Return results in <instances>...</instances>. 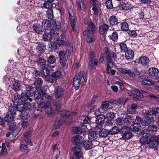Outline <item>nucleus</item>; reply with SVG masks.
Wrapping results in <instances>:
<instances>
[{"mask_svg":"<svg viewBox=\"0 0 159 159\" xmlns=\"http://www.w3.org/2000/svg\"><path fill=\"white\" fill-rule=\"evenodd\" d=\"M76 114L75 112L66 111L63 115L61 116L60 119H58L55 121L53 125L54 128L58 129L61 125L64 123L67 125L70 124L72 121L73 116Z\"/></svg>","mask_w":159,"mask_h":159,"instance_id":"nucleus-1","label":"nucleus"},{"mask_svg":"<svg viewBox=\"0 0 159 159\" xmlns=\"http://www.w3.org/2000/svg\"><path fill=\"white\" fill-rule=\"evenodd\" d=\"M53 106L54 108L51 106L50 104L48 102H40V107H45V111L48 115H53L56 112H58L61 108V104L60 101H56Z\"/></svg>","mask_w":159,"mask_h":159,"instance_id":"nucleus-2","label":"nucleus"},{"mask_svg":"<svg viewBox=\"0 0 159 159\" xmlns=\"http://www.w3.org/2000/svg\"><path fill=\"white\" fill-rule=\"evenodd\" d=\"M66 48L67 50L66 52L61 51L58 53L60 63L61 65L63 66L66 65L68 59V56L73 51V47L71 45L67 46Z\"/></svg>","mask_w":159,"mask_h":159,"instance_id":"nucleus-3","label":"nucleus"},{"mask_svg":"<svg viewBox=\"0 0 159 159\" xmlns=\"http://www.w3.org/2000/svg\"><path fill=\"white\" fill-rule=\"evenodd\" d=\"M84 80V82H87V74L85 72H80L75 76L74 78L73 84L76 89H78L80 86L82 78Z\"/></svg>","mask_w":159,"mask_h":159,"instance_id":"nucleus-4","label":"nucleus"},{"mask_svg":"<svg viewBox=\"0 0 159 159\" xmlns=\"http://www.w3.org/2000/svg\"><path fill=\"white\" fill-rule=\"evenodd\" d=\"M36 80L34 81V85L35 86L36 89L34 93V97H35V100L37 103L39 107L40 102L39 99H40V78L39 77L36 75Z\"/></svg>","mask_w":159,"mask_h":159,"instance_id":"nucleus-5","label":"nucleus"},{"mask_svg":"<svg viewBox=\"0 0 159 159\" xmlns=\"http://www.w3.org/2000/svg\"><path fill=\"white\" fill-rule=\"evenodd\" d=\"M140 134L142 137L140 139V141L142 143H148L149 142L150 131L147 129H144L141 132Z\"/></svg>","mask_w":159,"mask_h":159,"instance_id":"nucleus-6","label":"nucleus"},{"mask_svg":"<svg viewBox=\"0 0 159 159\" xmlns=\"http://www.w3.org/2000/svg\"><path fill=\"white\" fill-rule=\"evenodd\" d=\"M17 105V111H21L20 114V116L21 119L23 120L26 119L28 117L27 113L25 112L24 104L20 102L16 104Z\"/></svg>","mask_w":159,"mask_h":159,"instance_id":"nucleus-7","label":"nucleus"},{"mask_svg":"<svg viewBox=\"0 0 159 159\" xmlns=\"http://www.w3.org/2000/svg\"><path fill=\"white\" fill-rule=\"evenodd\" d=\"M73 152L74 158L75 159H83V153L81 147L76 146L72 148V150Z\"/></svg>","mask_w":159,"mask_h":159,"instance_id":"nucleus-8","label":"nucleus"},{"mask_svg":"<svg viewBox=\"0 0 159 159\" xmlns=\"http://www.w3.org/2000/svg\"><path fill=\"white\" fill-rule=\"evenodd\" d=\"M34 129L33 128H30L24 134V139L25 141L29 143L30 145H33V143L29 138V135L33 132Z\"/></svg>","mask_w":159,"mask_h":159,"instance_id":"nucleus-9","label":"nucleus"},{"mask_svg":"<svg viewBox=\"0 0 159 159\" xmlns=\"http://www.w3.org/2000/svg\"><path fill=\"white\" fill-rule=\"evenodd\" d=\"M10 81H12L11 83L9 85L15 91H17L20 90V84L19 82L16 80L14 78L12 79Z\"/></svg>","mask_w":159,"mask_h":159,"instance_id":"nucleus-10","label":"nucleus"},{"mask_svg":"<svg viewBox=\"0 0 159 159\" xmlns=\"http://www.w3.org/2000/svg\"><path fill=\"white\" fill-rule=\"evenodd\" d=\"M95 32L94 25L91 23L88 26L87 30L83 32L84 35L86 36L88 35H93Z\"/></svg>","mask_w":159,"mask_h":159,"instance_id":"nucleus-11","label":"nucleus"},{"mask_svg":"<svg viewBox=\"0 0 159 159\" xmlns=\"http://www.w3.org/2000/svg\"><path fill=\"white\" fill-rule=\"evenodd\" d=\"M64 90L60 86H58L55 89L54 95L57 98L62 97L64 93Z\"/></svg>","mask_w":159,"mask_h":159,"instance_id":"nucleus-12","label":"nucleus"},{"mask_svg":"<svg viewBox=\"0 0 159 159\" xmlns=\"http://www.w3.org/2000/svg\"><path fill=\"white\" fill-rule=\"evenodd\" d=\"M119 71L123 73L128 74L131 77H134L135 75V74L134 72L131 71L130 70L127 68H120L119 69Z\"/></svg>","mask_w":159,"mask_h":159,"instance_id":"nucleus-13","label":"nucleus"},{"mask_svg":"<svg viewBox=\"0 0 159 159\" xmlns=\"http://www.w3.org/2000/svg\"><path fill=\"white\" fill-rule=\"evenodd\" d=\"M141 125L139 123H134L130 126L129 129L132 132H137L139 131Z\"/></svg>","mask_w":159,"mask_h":159,"instance_id":"nucleus-14","label":"nucleus"},{"mask_svg":"<svg viewBox=\"0 0 159 159\" xmlns=\"http://www.w3.org/2000/svg\"><path fill=\"white\" fill-rule=\"evenodd\" d=\"M134 53L132 50H127L125 52V57L127 60L131 61L134 57Z\"/></svg>","mask_w":159,"mask_h":159,"instance_id":"nucleus-15","label":"nucleus"},{"mask_svg":"<svg viewBox=\"0 0 159 159\" xmlns=\"http://www.w3.org/2000/svg\"><path fill=\"white\" fill-rule=\"evenodd\" d=\"M149 61V58L145 56H142L139 59V63L143 66H147Z\"/></svg>","mask_w":159,"mask_h":159,"instance_id":"nucleus-16","label":"nucleus"},{"mask_svg":"<svg viewBox=\"0 0 159 159\" xmlns=\"http://www.w3.org/2000/svg\"><path fill=\"white\" fill-rule=\"evenodd\" d=\"M109 28V26L106 24H104L99 27L100 34L102 35L106 34Z\"/></svg>","mask_w":159,"mask_h":159,"instance_id":"nucleus-17","label":"nucleus"},{"mask_svg":"<svg viewBox=\"0 0 159 159\" xmlns=\"http://www.w3.org/2000/svg\"><path fill=\"white\" fill-rule=\"evenodd\" d=\"M137 106L135 103H133L131 105L130 107L127 108V112L129 113H136Z\"/></svg>","mask_w":159,"mask_h":159,"instance_id":"nucleus-18","label":"nucleus"},{"mask_svg":"<svg viewBox=\"0 0 159 159\" xmlns=\"http://www.w3.org/2000/svg\"><path fill=\"white\" fill-rule=\"evenodd\" d=\"M109 21L110 25L111 26L117 25L119 23L118 19L114 16L110 17Z\"/></svg>","mask_w":159,"mask_h":159,"instance_id":"nucleus-19","label":"nucleus"},{"mask_svg":"<svg viewBox=\"0 0 159 159\" xmlns=\"http://www.w3.org/2000/svg\"><path fill=\"white\" fill-rule=\"evenodd\" d=\"M44 98L47 99H51L52 97L49 95L48 93L46 92L45 90L43 91L42 89H40V99L43 100Z\"/></svg>","mask_w":159,"mask_h":159,"instance_id":"nucleus-20","label":"nucleus"},{"mask_svg":"<svg viewBox=\"0 0 159 159\" xmlns=\"http://www.w3.org/2000/svg\"><path fill=\"white\" fill-rule=\"evenodd\" d=\"M20 101L23 102H25L29 100L31 102L32 101V99L30 98V97L26 95L25 93H22L20 95Z\"/></svg>","mask_w":159,"mask_h":159,"instance_id":"nucleus-21","label":"nucleus"},{"mask_svg":"<svg viewBox=\"0 0 159 159\" xmlns=\"http://www.w3.org/2000/svg\"><path fill=\"white\" fill-rule=\"evenodd\" d=\"M51 23L48 20H44L42 22V27L45 30H48L51 27Z\"/></svg>","mask_w":159,"mask_h":159,"instance_id":"nucleus-22","label":"nucleus"},{"mask_svg":"<svg viewBox=\"0 0 159 159\" xmlns=\"http://www.w3.org/2000/svg\"><path fill=\"white\" fill-rule=\"evenodd\" d=\"M83 147L86 150L90 149L93 147L92 142L91 141L87 140L83 142Z\"/></svg>","mask_w":159,"mask_h":159,"instance_id":"nucleus-23","label":"nucleus"},{"mask_svg":"<svg viewBox=\"0 0 159 159\" xmlns=\"http://www.w3.org/2000/svg\"><path fill=\"white\" fill-rule=\"evenodd\" d=\"M148 72L150 75L155 76L158 75L159 70L158 69L156 68H150L149 69Z\"/></svg>","mask_w":159,"mask_h":159,"instance_id":"nucleus-24","label":"nucleus"},{"mask_svg":"<svg viewBox=\"0 0 159 159\" xmlns=\"http://www.w3.org/2000/svg\"><path fill=\"white\" fill-rule=\"evenodd\" d=\"M84 130H82L80 127H75L72 128V133L76 134H80V133L85 132L86 129V128H83Z\"/></svg>","mask_w":159,"mask_h":159,"instance_id":"nucleus-25","label":"nucleus"},{"mask_svg":"<svg viewBox=\"0 0 159 159\" xmlns=\"http://www.w3.org/2000/svg\"><path fill=\"white\" fill-rule=\"evenodd\" d=\"M125 123L127 124H130V123L134 121V116L130 115H127L124 118Z\"/></svg>","mask_w":159,"mask_h":159,"instance_id":"nucleus-26","label":"nucleus"},{"mask_svg":"<svg viewBox=\"0 0 159 159\" xmlns=\"http://www.w3.org/2000/svg\"><path fill=\"white\" fill-rule=\"evenodd\" d=\"M17 111V105L15 104H11L9 107V111L11 114L13 115H15Z\"/></svg>","mask_w":159,"mask_h":159,"instance_id":"nucleus-27","label":"nucleus"},{"mask_svg":"<svg viewBox=\"0 0 159 159\" xmlns=\"http://www.w3.org/2000/svg\"><path fill=\"white\" fill-rule=\"evenodd\" d=\"M159 108L158 107H155L152 108H150L148 110L147 112L148 115H153L157 114Z\"/></svg>","mask_w":159,"mask_h":159,"instance_id":"nucleus-28","label":"nucleus"},{"mask_svg":"<svg viewBox=\"0 0 159 159\" xmlns=\"http://www.w3.org/2000/svg\"><path fill=\"white\" fill-rule=\"evenodd\" d=\"M105 117L103 115H100L98 116L96 120V122L97 124L103 123L105 120Z\"/></svg>","mask_w":159,"mask_h":159,"instance_id":"nucleus-29","label":"nucleus"},{"mask_svg":"<svg viewBox=\"0 0 159 159\" xmlns=\"http://www.w3.org/2000/svg\"><path fill=\"white\" fill-rule=\"evenodd\" d=\"M20 95H19L18 93H15L13 95L12 99L14 104H17L20 102Z\"/></svg>","mask_w":159,"mask_h":159,"instance_id":"nucleus-30","label":"nucleus"},{"mask_svg":"<svg viewBox=\"0 0 159 159\" xmlns=\"http://www.w3.org/2000/svg\"><path fill=\"white\" fill-rule=\"evenodd\" d=\"M34 92V89L31 86H29L27 88L25 93L29 97L32 96Z\"/></svg>","mask_w":159,"mask_h":159,"instance_id":"nucleus-31","label":"nucleus"},{"mask_svg":"<svg viewBox=\"0 0 159 159\" xmlns=\"http://www.w3.org/2000/svg\"><path fill=\"white\" fill-rule=\"evenodd\" d=\"M78 9L79 10H83L84 6V0H78L76 2Z\"/></svg>","mask_w":159,"mask_h":159,"instance_id":"nucleus-32","label":"nucleus"},{"mask_svg":"<svg viewBox=\"0 0 159 159\" xmlns=\"http://www.w3.org/2000/svg\"><path fill=\"white\" fill-rule=\"evenodd\" d=\"M40 70V74L43 76H47L50 74L49 70L45 67L41 68Z\"/></svg>","mask_w":159,"mask_h":159,"instance_id":"nucleus-33","label":"nucleus"},{"mask_svg":"<svg viewBox=\"0 0 159 159\" xmlns=\"http://www.w3.org/2000/svg\"><path fill=\"white\" fill-rule=\"evenodd\" d=\"M109 134V131L105 129H102L99 132V135L102 137H106Z\"/></svg>","mask_w":159,"mask_h":159,"instance_id":"nucleus-34","label":"nucleus"},{"mask_svg":"<svg viewBox=\"0 0 159 159\" xmlns=\"http://www.w3.org/2000/svg\"><path fill=\"white\" fill-rule=\"evenodd\" d=\"M126 101H125L124 99L123 98H119L116 100L113 101L112 102H110L111 103H113L116 105H119L120 104L125 105Z\"/></svg>","mask_w":159,"mask_h":159,"instance_id":"nucleus-35","label":"nucleus"},{"mask_svg":"<svg viewBox=\"0 0 159 159\" xmlns=\"http://www.w3.org/2000/svg\"><path fill=\"white\" fill-rule=\"evenodd\" d=\"M14 115L10 114L7 115L5 118V121L9 122H12L14 120Z\"/></svg>","mask_w":159,"mask_h":159,"instance_id":"nucleus-36","label":"nucleus"},{"mask_svg":"<svg viewBox=\"0 0 159 159\" xmlns=\"http://www.w3.org/2000/svg\"><path fill=\"white\" fill-rule=\"evenodd\" d=\"M1 150V152L0 153V155L2 156H6L7 154V148L5 145V144L2 143V146Z\"/></svg>","mask_w":159,"mask_h":159,"instance_id":"nucleus-37","label":"nucleus"},{"mask_svg":"<svg viewBox=\"0 0 159 159\" xmlns=\"http://www.w3.org/2000/svg\"><path fill=\"white\" fill-rule=\"evenodd\" d=\"M152 121V120L149 117H146L145 120H143V123H142V125L143 126L148 125L151 123Z\"/></svg>","mask_w":159,"mask_h":159,"instance_id":"nucleus-38","label":"nucleus"},{"mask_svg":"<svg viewBox=\"0 0 159 159\" xmlns=\"http://www.w3.org/2000/svg\"><path fill=\"white\" fill-rule=\"evenodd\" d=\"M140 30H130L129 31L128 34L129 35L133 38L135 37L137 35L139 34Z\"/></svg>","mask_w":159,"mask_h":159,"instance_id":"nucleus-39","label":"nucleus"},{"mask_svg":"<svg viewBox=\"0 0 159 159\" xmlns=\"http://www.w3.org/2000/svg\"><path fill=\"white\" fill-rule=\"evenodd\" d=\"M109 102L108 101L103 102L100 106V108L103 110H105L109 106Z\"/></svg>","mask_w":159,"mask_h":159,"instance_id":"nucleus-40","label":"nucleus"},{"mask_svg":"<svg viewBox=\"0 0 159 159\" xmlns=\"http://www.w3.org/2000/svg\"><path fill=\"white\" fill-rule=\"evenodd\" d=\"M121 29L122 30L126 31L129 30V26L128 23L126 22H123L121 23Z\"/></svg>","mask_w":159,"mask_h":159,"instance_id":"nucleus-41","label":"nucleus"},{"mask_svg":"<svg viewBox=\"0 0 159 159\" xmlns=\"http://www.w3.org/2000/svg\"><path fill=\"white\" fill-rule=\"evenodd\" d=\"M120 47L121 51L122 52H125L128 50L126 45L124 42H121L120 43Z\"/></svg>","mask_w":159,"mask_h":159,"instance_id":"nucleus-42","label":"nucleus"},{"mask_svg":"<svg viewBox=\"0 0 159 159\" xmlns=\"http://www.w3.org/2000/svg\"><path fill=\"white\" fill-rule=\"evenodd\" d=\"M79 138L80 136L77 135L72 138V141L75 145H77L80 143V140Z\"/></svg>","mask_w":159,"mask_h":159,"instance_id":"nucleus-43","label":"nucleus"},{"mask_svg":"<svg viewBox=\"0 0 159 159\" xmlns=\"http://www.w3.org/2000/svg\"><path fill=\"white\" fill-rule=\"evenodd\" d=\"M20 150L22 152L28 153L29 152V149L27 146L25 144H22L21 145Z\"/></svg>","mask_w":159,"mask_h":159,"instance_id":"nucleus-44","label":"nucleus"},{"mask_svg":"<svg viewBox=\"0 0 159 159\" xmlns=\"http://www.w3.org/2000/svg\"><path fill=\"white\" fill-rule=\"evenodd\" d=\"M52 25H53L54 28L55 29H59L61 28V24L60 22H57L55 20H53L52 21Z\"/></svg>","mask_w":159,"mask_h":159,"instance_id":"nucleus-45","label":"nucleus"},{"mask_svg":"<svg viewBox=\"0 0 159 159\" xmlns=\"http://www.w3.org/2000/svg\"><path fill=\"white\" fill-rule=\"evenodd\" d=\"M47 17L49 19H52L53 17V10L51 8L49 9L47 11Z\"/></svg>","mask_w":159,"mask_h":159,"instance_id":"nucleus-46","label":"nucleus"},{"mask_svg":"<svg viewBox=\"0 0 159 159\" xmlns=\"http://www.w3.org/2000/svg\"><path fill=\"white\" fill-rule=\"evenodd\" d=\"M49 47L50 48L51 51L52 52L57 49V44L54 42H51L49 45Z\"/></svg>","mask_w":159,"mask_h":159,"instance_id":"nucleus-47","label":"nucleus"},{"mask_svg":"<svg viewBox=\"0 0 159 159\" xmlns=\"http://www.w3.org/2000/svg\"><path fill=\"white\" fill-rule=\"evenodd\" d=\"M12 78L10 77L8 75H6L3 78V82L7 84H10L12 81H9L12 79Z\"/></svg>","mask_w":159,"mask_h":159,"instance_id":"nucleus-48","label":"nucleus"},{"mask_svg":"<svg viewBox=\"0 0 159 159\" xmlns=\"http://www.w3.org/2000/svg\"><path fill=\"white\" fill-rule=\"evenodd\" d=\"M119 132V129L117 127L115 126L113 127L110 129L109 132V134L113 135Z\"/></svg>","mask_w":159,"mask_h":159,"instance_id":"nucleus-49","label":"nucleus"},{"mask_svg":"<svg viewBox=\"0 0 159 159\" xmlns=\"http://www.w3.org/2000/svg\"><path fill=\"white\" fill-rule=\"evenodd\" d=\"M32 107L30 103L27 102L25 103V112H27V114L29 113V111L31 110Z\"/></svg>","mask_w":159,"mask_h":159,"instance_id":"nucleus-50","label":"nucleus"},{"mask_svg":"<svg viewBox=\"0 0 159 159\" xmlns=\"http://www.w3.org/2000/svg\"><path fill=\"white\" fill-rule=\"evenodd\" d=\"M122 138L125 139H130L132 136V134L129 132L127 131V132L123 134Z\"/></svg>","mask_w":159,"mask_h":159,"instance_id":"nucleus-51","label":"nucleus"},{"mask_svg":"<svg viewBox=\"0 0 159 159\" xmlns=\"http://www.w3.org/2000/svg\"><path fill=\"white\" fill-rule=\"evenodd\" d=\"M68 12L69 15L70 20H73L74 19V17L73 16V9L71 7H69L68 8Z\"/></svg>","mask_w":159,"mask_h":159,"instance_id":"nucleus-52","label":"nucleus"},{"mask_svg":"<svg viewBox=\"0 0 159 159\" xmlns=\"http://www.w3.org/2000/svg\"><path fill=\"white\" fill-rule=\"evenodd\" d=\"M95 40V38L93 34L88 36L86 38L87 42L90 43L94 41Z\"/></svg>","mask_w":159,"mask_h":159,"instance_id":"nucleus-53","label":"nucleus"},{"mask_svg":"<svg viewBox=\"0 0 159 159\" xmlns=\"http://www.w3.org/2000/svg\"><path fill=\"white\" fill-rule=\"evenodd\" d=\"M142 82L143 84L147 85L150 86L154 84L153 82L150 80H142Z\"/></svg>","mask_w":159,"mask_h":159,"instance_id":"nucleus-54","label":"nucleus"},{"mask_svg":"<svg viewBox=\"0 0 159 159\" xmlns=\"http://www.w3.org/2000/svg\"><path fill=\"white\" fill-rule=\"evenodd\" d=\"M53 4L47 1H45L43 4V7L46 8L50 9L53 7Z\"/></svg>","mask_w":159,"mask_h":159,"instance_id":"nucleus-55","label":"nucleus"},{"mask_svg":"<svg viewBox=\"0 0 159 159\" xmlns=\"http://www.w3.org/2000/svg\"><path fill=\"white\" fill-rule=\"evenodd\" d=\"M125 122L124 119H122L121 118H118L116 121V124L117 126H120L121 125H124L125 124Z\"/></svg>","mask_w":159,"mask_h":159,"instance_id":"nucleus-56","label":"nucleus"},{"mask_svg":"<svg viewBox=\"0 0 159 159\" xmlns=\"http://www.w3.org/2000/svg\"><path fill=\"white\" fill-rule=\"evenodd\" d=\"M93 5V7L92 8V10L94 11V14L95 15H98L100 10V9L98 7V6H99V5L96 4Z\"/></svg>","mask_w":159,"mask_h":159,"instance_id":"nucleus-57","label":"nucleus"},{"mask_svg":"<svg viewBox=\"0 0 159 159\" xmlns=\"http://www.w3.org/2000/svg\"><path fill=\"white\" fill-rule=\"evenodd\" d=\"M51 36L48 33H45L43 35V39L44 41H50L51 39Z\"/></svg>","mask_w":159,"mask_h":159,"instance_id":"nucleus-58","label":"nucleus"},{"mask_svg":"<svg viewBox=\"0 0 159 159\" xmlns=\"http://www.w3.org/2000/svg\"><path fill=\"white\" fill-rule=\"evenodd\" d=\"M96 136V133L95 131L90 132L88 134V138L91 140H94Z\"/></svg>","mask_w":159,"mask_h":159,"instance_id":"nucleus-59","label":"nucleus"},{"mask_svg":"<svg viewBox=\"0 0 159 159\" xmlns=\"http://www.w3.org/2000/svg\"><path fill=\"white\" fill-rule=\"evenodd\" d=\"M56 59L54 56L50 55L48 59V62L49 64H53L56 61Z\"/></svg>","mask_w":159,"mask_h":159,"instance_id":"nucleus-60","label":"nucleus"},{"mask_svg":"<svg viewBox=\"0 0 159 159\" xmlns=\"http://www.w3.org/2000/svg\"><path fill=\"white\" fill-rule=\"evenodd\" d=\"M115 116L114 113L113 112H108L106 114L107 118L111 120H113Z\"/></svg>","mask_w":159,"mask_h":159,"instance_id":"nucleus-61","label":"nucleus"},{"mask_svg":"<svg viewBox=\"0 0 159 159\" xmlns=\"http://www.w3.org/2000/svg\"><path fill=\"white\" fill-rule=\"evenodd\" d=\"M56 80L60 78L61 76V72L60 70H57L51 74Z\"/></svg>","mask_w":159,"mask_h":159,"instance_id":"nucleus-62","label":"nucleus"},{"mask_svg":"<svg viewBox=\"0 0 159 159\" xmlns=\"http://www.w3.org/2000/svg\"><path fill=\"white\" fill-rule=\"evenodd\" d=\"M26 26L25 25H19L17 28V30L19 33L24 32L26 30Z\"/></svg>","mask_w":159,"mask_h":159,"instance_id":"nucleus-63","label":"nucleus"},{"mask_svg":"<svg viewBox=\"0 0 159 159\" xmlns=\"http://www.w3.org/2000/svg\"><path fill=\"white\" fill-rule=\"evenodd\" d=\"M106 6L108 9H111L113 8V5L111 0H107L106 2Z\"/></svg>","mask_w":159,"mask_h":159,"instance_id":"nucleus-64","label":"nucleus"}]
</instances>
